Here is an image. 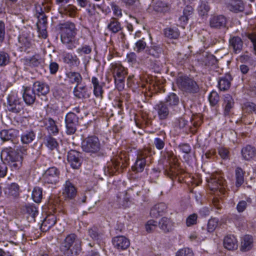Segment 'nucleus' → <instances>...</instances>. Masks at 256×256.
Returning <instances> with one entry per match:
<instances>
[{"instance_id":"0e129e2a","label":"nucleus","mask_w":256,"mask_h":256,"mask_svg":"<svg viewBox=\"0 0 256 256\" xmlns=\"http://www.w3.org/2000/svg\"><path fill=\"white\" fill-rule=\"evenodd\" d=\"M10 85L5 76L0 74V92H5L9 88Z\"/></svg>"},{"instance_id":"680f3d73","label":"nucleus","mask_w":256,"mask_h":256,"mask_svg":"<svg viewBox=\"0 0 256 256\" xmlns=\"http://www.w3.org/2000/svg\"><path fill=\"white\" fill-rule=\"evenodd\" d=\"M112 10L114 14L116 16L115 18H122V10L120 7L117 5L115 2H112L110 4Z\"/></svg>"},{"instance_id":"c9c22d12","label":"nucleus","mask_w":256,"mask_h":256,"mask_svg":"<svg viewBox=\"0 0 256 256\" xmlns=\"http://www.w3.org/2000/svg\"><path fill=\"white\" fill-rule=\"evenodd\" d=\"M242 158L246 160H250L256 156V149L250 145H246L241 150Z\"/></svg>"},{"instance_id":"4c0bfd02","label":"nucleus","mask_w":256,"mask_h":256,"mask_svg":"<svg viewBox=\"0 0 256 256\" xmlns=\"http://www.w3.org/2000/svg\"><path fill=\"white\" fill-rule=\"evenodd\" d=\"M24 64L32 67H38L42 64V59L38 54H36L32 56L26 58L24 59Z\"/></svg>"},{"instance_id":"6ab92c4d","label":"nucleus","mask_w":256,"mask_h":256,"mask_svg":"<svg viewBox=\"0 0 256 256\" xmlns=\"http://www.w3.org/2000/svg\"><path fill=\"white\" fill-rule=\"evenodd\" d=\"M91 82L93 86V93L94 96L96 98L102 100L104 93L103 87L104 85V83L100 82L96 76L92 78Z\"/></svg>"},{"instance_id":"f704fd0d","label":"nucleus","mask_w":256,"mask_h":256,"mask_svg":"<svg viewBox=\"0 0 256 256\" xmlns=\"http://www.w3.org/2000/svg\"><path fill=\"white\" fill-rule=\"evenodd\" d=\"M20 192V186L17 183L12 182L9 184L5 188V193L9 197L16 198L19 196Z\"/></svg>"},{"instance_id":"c756f323","label":"nucleus","mask_w":256,"mask_h":256,"mask_svg":"<svg viewBox=\"0 0 256 256\" xmlns=\"http://www.w3.org/2000/svg\"><path fill=\"white\" fill-rule=\"evenodd\" d=\"M63 60L70 66H78L80 62L76 54L70 52H66L64 54Z\"/></svg>"},{"instance_id":"aec40b11","label":"nucleus","mask_w":256,"mask_h":256,"mask_svg":"<svg viewBox=\"0 0 256 256\" xmlns=\"http://www.w3.org/2000/svg\"><path fill=\"white\" fill-rule=\"evenodd\" d=\"M226 6L229 10L235 13L243 12L244 9V4L241 0H227Z\"/></svg>"},{"instance_id":"4d7b16f0","label":"nucleus","mask_w":256,"mask_h":256,"mask_svg":"<svg viewBox=\"0 0 256 256\" xmlns=\"http://www.w3.org/2000/svg\"><path fill=\"white\" fill-rule=\"evenodd\" d=\"M10 62V56L8 54L4 51H0V66H4Z\"/></svg>"},{"instance_id":"603ef678","label":"nucleus","mask_w":256,"mask_h":256,"mask_svg":"<svg viewBox=\"0 0 256 256\" xmlns=\"http://www.w3.org/2000/svg\"><path fill=\"white\" fill-rule=\"evenodd\" d=\"M210 10V6L208 4V2L204 0H201L198 8V14L200 16L207 15Z\"/></svg>"},{"instance_id":"1a4fd4ad","label":"nucleus","mask_w":256,"mask_h":256,"mask_svg":"<svg viewBox=\"0 0 256 256\" xmlns=\"http://www.w3.org/2000/svg\"><path fill=\"white\" fill-rule=\"evenodd\" d=\"M36 10L37 14L38 21L36 22L38 36L42 38H46L48 36L46 31L47 28V17L44 14L43 10L40 5H36Z\"/></svg>"},{"instance_id":"4be33fe9","label":"nucleus","mask_w":256,"mask_h":256,"mask_svg":"<svg viewBox=\"0 0 256 256\" xmlns=\"http://www.w3.org/2000/svg\"><path fill=\"white\" fill-rule=\"evenodd\" d=\"M123 27L118 19L112 17L108 22L107 29L112 34H116L122 30Z\"/></svg>"},{"instance_id":"20e7f679","label":"nucleus","mask_w":256,"mask_h":256,"mask_svg":"<svg viewBox=\"0 0 256 256\" xmlns=\"http://www.w3.org/2000/svg\"><path fill=\"white\" fill-rule=\"evenodd\" d=\"M82 150L90 155L104 156L106 154L98 138L95 136H89L83 140L82 142Z\"/></svg>"},{"instance_id":"a211bd4d","label":"nucleus","mask_w":256,"mask_h":256,"mask_svg":"<svg viewBox=\"0 0 256 256\" xmlns=\"http://www.w3.org/2000/svg\"><path fill=\"white\" fill-rule=\"evenodd\" d=\"M23 100L27 106H32L36 100V94L30 86H23Z\"/></svg>"},{"instance_id":"ea45409f","label":"nucleus","mask_w":256,"mask_h":256,"mask_svg":"<svg viewBox=\"0 0 256 256\" xmlns=\"http://www.w3.org/2000/svg\"><path fill=\"white\" fill-rule=\"evenodd\" d=\"M232 78L230 74H226L221 77L218 80V87L221 90H226L230 86Z\"/></svg>"},{"instance_id":"bb28decb","label":"nucleus","mask_w":256,"mask_h":256,"mask_svg":"<svg viewBox=\"0 0 256 256\" xmlns=\"http://www.w3.org/2000/svg\"><path fill=\"white\" fill-rule=\"evenodd\" d=\"M32 88L36 92L38 96H46L50 92L49 86L46 83L36 81L33 84Z\"/></svg>"},{"instance_id":"cd10ccee","label":"nucleus","mask_w":256,"mask_h":256,"mask_svg":"<svg viewBox=\"0 0 256 256\" xmlns=\"http://www.w3.org/2000/svg\"><path fill=\"white\" fill-rule=\"evenodd\" d=\"M46 129L49 135L56 136L58 134L59 130L56 122L51 118H45L44 121Z\"/></svg>"},{"instance_id":"de8ad7c7","label":"nucleus","mask_w":256,"mask_h":256,"mask_svg":"<svg viewBox=\"0 0 256 256\" xmlns=\"http://www.w3.org/2000/svg\"><path fill=\"white\" fill-rule=\"evenodd\" d=\"M164 36L170 39H177L180 34L178 29L176 28H166L164 30Z\"/></svg>"},{"instance_id":"69168bd1","label":"nucleus","mask_w":256,"mask_h":256,"mask_svg":"<svg viewBox=\"0 0 256 256\" xmlns=\"http://www.w3.org/2000/svg\"><path fill=\"white\" fill-rule=\"evenodd\" d=\"M244 110L248 113L254 112L256 114V104L252 102H246L243 106Z\"/></svg>"},{"instance_id":"f8f14e48","label":"nucleus","mask_w":256,"mask_h":256,"mask_svg":"<svg viewBox=\"0 0 256 256\" xmlns=\"http://www.w3.org/2000/svg\"><path fill=\"white\" fill-rule=\"evenodd\" d=\"M66 133L67 134H74L79 124V118L74 112H68L65 117Z\"/></svg>"},{"instance_id":"864d4df0","label":"nucleus","mask_w":256,"mask_h":256,"mask_svg":"<svg viewBox=\"0 0 256 256\" xmlns=\"http://www.w3.org/2000/svg\"><path fill=\"white\" fill-rule=\"evenodd\" d=\"M121 166L120 162L116 160H112L110 162L108 163L107 168L109 172L112 174H114Z\"/></svg>"},{"instance_id":"49530a36","label":"nucleus","mask_w":256,"mask_h":256,"mask_svg":"<svg viewBox=\"0 0 256 256\" xmlns=\"http://www.w3.org/2000/svg\"><path fill=\"white\" fill-rule=\"evenodd\" d=\"M164 102L170 108H173L178 106L180 100L178 96L174 92L170 93L165 99Z\"/></svg>"},{"instance_id":"c85d7f7f","label":"nucleus","mask_w":256,"mask_h":256,"mask_svg":"<svg viewBox=\"0 0 256 256\" xmlns=\"http://www.w3.org/2000/svg\"><path fill=\"white\" fill-rule=\"evenodd\" d=\"M73 94L74 96L78 99L88 98L90 96L86 86H76L74 88Z\"/></svg>"},{"instance_id":"393cba45","label":"nucleus","mask_w":256,"mask_h":256,"mask_svg":"<svg viewBox=\"0 0 256 256\" xmlns=\"http://www.w3.org/2000/svg\"><path fill=\"white\" fill-rule=\"evenodd\" d=\"M112 244L114 246L120 250L126 249L130 244V242L124 236H118L112 239Z\"/></svg>"},{"instance_id":"423d86ee","label":"nucleus","mask_w":256,"mask_h":256,"mask_svg":"<svg viewBox=\"0 0 256 256\" xmlns=\"http://www.w3.org/2000/svg\"><path fill=\"white\" fill-rule=\"evenodd\" d=\"M82 243L81 240L75 234H70L61 243L60 249L64 252L74 251V252L77 254L82 250Z\"/></svg>"},{"instance_id":"09e8293b","label":"nucleus","mask_w":256,"mask_h":256,"mask_svg":"<svg viewBox=\"0 0 256 256\" xmlns=\"http://www.w3.org/2000/svg\"><path fill=\"white\" fill-rule=\"evenodd\" d=\"M23 211L28 214V218L31 217L32 218H34L38 213V209L34 204H28L25 206Z\"/></svg>"},{"instance_id":"4468645a","label":"nucleus","mask_w":256,"mask_h":256,"mask_svg":"<svg viewBox=\"0 0 256 256\" xmlns=\"http://www.w3.org/2000/svg\"><path fill=\"white\" fill-rule=\"evenodd\" d=\"M60 171L55 166L47 169L42 174V180L44 183L56 184L60 180Z\"/></svg>"},{"instance_id":"3c124183","label":"nucleus","mask_w":256,"mask_h":256,"mask_svg":"<svg viewBox=\"0 0 256 256\" xmlns=\"http://www.w3.org/2000/svg\"><path fill=\"white\" fill-rule=\"evenodd\" d=\"M56 223V220L54 216H49L43 221L41 228L44 230H47Z\"/></svg>"},{"instance_id":"473e14b6","label":"nucleus","mask_w":256,"mask_h":256,"mask_svg":"<svg viewBox=\"0 0 256 256\" xmlns=\"http://www.w3.org/2000/svg\"><path fill=\"white\" fill-rule=\"evenodd\" d=\"M224 246L228 250H236L238 246V240L234 236L228 235L224 238Z\"/></svg>"},{"instance_id":"412c9836","label":"nucleus","mask_w":256,"mask_h":256,"mask_svg":"<svg viewBox=\"0 0 256 256\" xmlns=\"http://www.w3.org/2000/svg\"><path fill=\"white\" fill-rule=\"evenodd\" d=\"M111 68L114 78H125L128 74L126 68L119 63L112 64Z\"/></svg>"},{"instance_id":"13d9d810","label":"nucleus","mask_w":256,"mask_h":256,"mask_svg":"<svg viewBox=\"0 0 256 256\" xmlns=\"http://www.w3.org/2000/svg\"><path fill=\"white\" fill-rule=\"evenodd\" d=\"M157 226V222L153 220H148L145 224L146 230L148 233L154 232L156 229Z\"/></svg>"},{"instance_id":"bf43d9fd","label":"nucleus","mask_w":256,"mask_h":256,"mask_svg":"<svg viewBox=\"0 0 256 256\" xmlns=\"http://www.w3.org/2000/svg\"><path fill=\"white\" fill-rule=\"evenodd\" d=\"M208 100L212 106H216L220 100V96L215 91H212L209 96Z\"/></svg>"},{"instance_id":"5701e85b","label":"nucleus","mask_w":256,"mask_h":256,"mask_svg":"<svg viewBox=\"0 0 256 256\" xmlns=\"http://www.w3.org/2000/svg\"><path fill=\"white\" fill-rule=\"evenodd\" d=\"M18 133L19 131L16 129L3 130L0 132V138L3 142L13 141L18 136Z\"/></svg>"},{"instance_id":"7c9ffc66","label":"nucleus","mask_w":256,"mask_h":256,"mask_svg":"<svg viewBox=\"0 0 256 256\" xmlns=\"http://www.w3.org/2000/svg\"><path fill=\"white\" fill-rule=\"evenodd\" d=\"M158 226L164 233H168L173 230L174 222L169 218L162 217L159 221Z\"/></svg>"},{"instance_id":"9d476101","label":"nucleus","mask_w":256,"mask_h":256,"mask_svg":"<svg viewBox=\"0 0 256 256\" xmlns=\"http://www.w3.org/2000/svg\"><path fill=\"white\" fill-rule=\"evenodd\" d=\"M70 0H56V3L58 6V12L62 15L66 16L70 18L76 16L78 8L72 4H67Z\"/></svg>"},{"instance_id":"f257e3e1","label":"nucleus","mask_w":256,"mask_h":256,"mask_svg":"<svg viewBox=\"0 0 256 256\" xmlns=\"http://www.w3.org/2000/svg\"><path fill=\"white\" fill-rule=\"evenodd\" d=\"M62 42L69 50H73L80 45V39L76 38L77 30L74 22H66L59 25Z\"/></svg>"},{"instance_id":"a878e982","label":"nucleus","mask_w":256,"mask_h":256,"mask_svg":"<svg viewBox=\"0 0 256 256\" xmlns=\"http://www.w3.org/2000/svg\"><path fill=\"white\" fill-rule=\"evenodd\" d=\"M230 47L233 50L235 54H238L242 50L243 41L242 39L238 36H234L229 40Z\"/></svg>"},{"instance_id":"338daca9","label":"nucleus","mask_w":256,"mask_h":256,"mask_svg":"<svg viewBox=\"0 0 256 256\" xmlns=\"http://www.w3.org/2000/svg\"><path fill=\"white\" fill-rule=\"evenodd\" d=\"M146 52L148 54L154 58H158L159 57L160 54L161 53L162 50L160 47L154 46L146 50Z\"/></svg>"},{"instance_id":"8fccbe9b","label":"nucleus","mask_w":256,"mask_h":256,"mask_svg":"<svg viewBox=\"0 0 256 256\" xmlns=\"http://www.w3.org/2000/svg\"><path fill=\"white\" fill-rule=\"evenodd\" d=\"M245 172L239 167L236 168L235 170L236 175V187L241 186L244 182V174Z\"/></svg>"},{"instance_id":"dca6fc26","label":"nucleus","mask_w":256,"mask_h":256,"mask_svg":"<svg viewBox=\"0 0 256 256\" xmlns=\"http://www.w3.org/2000/svg\"><path fill=\"white\" fill-rule=\"evenodd\" d=\"M67 160L74 169H78L82 162V154L76 150H70L68 152Z\"/></svg>"},{"instance_id":"c03bdc74","label":"nucleus","mask_w":256,"mask_h":256,"mask_svg":"<svg viewBox=\"0 0 256 256\" xmlns=\"http://www.w3.org/2000/svg\"><path fill=\"white\" fill-rule=\"evenodd\" d=\"M66 76L70 84H76V86H79L82 80L81 74L78 72H70L66 73Z\"/></svg>"},{"instance_id":"a18cd8bd","label":"nucleus","mask_w":256,"mask_h":256,"mask_svg":"<svg viewBox=\"0 0 256 256\" xmlns=\"http://www.w3.org/2000/svg\"><path fill=\"white\" fill-rule=\"evenodd\" d=\"M252 238L250 235L245 236L241 242L240 250L242 252H246L250 250L252 246Z\"/></svg>"},{"instance_id":"774afa93","label":"nucleus","mask_w":256,"mask_h":256,"mask_svg":"<svg viewBox=\"0 0 256 256\" xmlns=\"http://www.w3.org/2000/svg\"><path fill=\"white\" fill-rule=\"evenodd\" d=\"M176 256H194V253L190 248H185L178 251Z\"/></svg>"},{"instance_id":"e2e57ef3","label":"nucleus","mask_w":256,"mask_h":256,"mask_svg":"<svg viewBox=\"0 0 256 256\" xmlns=\"http://www.w3.org/2000/svg\"><path fill=\"white\" fill-rule=\"evenodd\" d=\"M92 52V48L89 45L84 44L78 48L76 50V52L80 54H89Z\"/></svg>"},{"instance_id":"79ce46f5","label":"nucleus","mask_w":256,"mask_h":256,"mask_svg":"<svg viewBox=\"0 0 256 256\" xmlns=\"http://www.w3.org/2000/svg\"><path fill=\"white\" fill-rule=\"evenodd\" d=\"M234 104V99L229 94H226L224 96L223 106H224V114L228 116L229 114L230 110L233 107Z\"/></svg>"},{"instance_id":"9b49d317","label":"nucleus","mask_w":256,"mask_h":256,"mask_svg":"<svg viewBox=\"0 0 256 256\" xmlns=\"http://www.w3.org/2000/svg\"><path fill=\"white\" fill-rule=\"evenodd\" d=\"M21 98L14 94H9L7 98L6 108L10 112L18 114L24 109Z\"/></svg>"},{"instance_id":"37998d69","label":"nucleus","mask_w":256,"mask_h":256,"mask_svg":"<svg viewBox=\"0 0 256 256\" xmlns=\"http://www.w3.org/2000/svg\"><path fill=\"white\" fill-rule=\"evenodd\" d=\"M36 138V134L32 130H28L24 132L20 136L21 142L23 144L31 143Z\"/></svg>"},{"instance_id":"72a5a7b5","label":"nucleus","mask_w":256,"mask_h":256,"mask_svg":"<svg viewBox=\"0 0 256 256\" xmlns=\"http://www.w3.org/2000/svg\"><path fill=\"white\" fill-rule=\"evenodd\" d=\"M167 206L164 202L155 204L150 210V215L152 218H158L166 212Z\"/></svg>"},{"instance_id":"f03ea898","label":"nucleus","mask_w":256,"mask_h":256,"mask_svg":"<svg viewBox=\"0 0 256 256\" xmlns=\"http://www.w3.org/2000/svg\"><path fill=\"white\" fill-rule=\"evenodd\" d=\"M0 158L2 162L4 164L8 163L13 171L18 170L22 166V156L11 147L3 149L1 152Z\"/></svg>"},{"instance_id":"58836bf2","label":"nucleus","mask_w":256,"mask_h":256,"mask_svg":"<svg viewBox=\"0 0 256 256\" xmlns=\"http://www.w3.org/2000/svg\"><path fill=\"white\" fill-rule=\"evenodd\" d=\"M44 142L49 150H58L59 144L56 139L52 137V135L46 136L44 138Z\"/></svg>"},{"instance_id":"2eb2a0df","label":"nucleus","mask_w":256,"mask_h":256,"mask_svg":"<svg viewBox=\"0 0 256 256\" xmlns=\"http://www.w3.org/2000/svg\"><path fill=\"white\" fill-rule=\"evenodd\" d=\"M154 108L160 120H166L170 116V108L164 101H160L155 104Z\"/></svg>"},{"instance_id":"e433bc0d","label":"nucleus","mask_w":256,"mask_h":256,"mask_svg":"<svg viewBox=\"0 0 256 256\" xmlns=\"http://www.w3.org/2000/svg\"><path fill=\"white\" fill-rule=\"evenodd\" d=\"M19 48L21 52H26L32 46L31 38L25 34H22L18 37Z\"/></svg>"},{"instance_id":"a19ab883","label":"nucleus","mask_w":256,"mask_h":256,"mask_svg":"<svg viewBox=\"0 0 256 256\" xmlns=\"http://www.w3.org/2000/svg\"><path fill=\"white\" fill-rule=\"evenodd\" d=\"M210 26L212 28H218L224 26L226 24V19L222 15L214 16L210 18Z\"/></svg>"},{"instance_id":"2f4dec72","label":"nucleus","mask_w":256,"mask_h":256,"mask_svg":"<svg viewBox=\"0 0 256 256\" xmlns=\"http://www.w3.org/2000/svg\"><path fill=\"white\" fill-rule=\"evenodd\" d=\"M158 137L154 138L153 140V145L158 150H162L165 146L166 135L164 132L161 131L158 134Z\"/></svg>"},{"instance_id":"ddd939ff","label":"nucleus","mask_w":256,"mask_h":256,"mask_svg":"<svg viewBox=\"0 0 256 256\" xmlns=\"http://www.w3.org/2000/svg\"><path fill=\"white\" fill-rule=\"evenodd\" d=\"M149 152L148 149H144L138 152L136 162L132 166V170L134 172L138 173L144 171L146 166V158Z\"/></svg>"},{"instance_id":"5fc2aeb1","label":"nucleus","mask_w":256,"mask_h":256,"mask_svg":"<svg viewBox=\"0 0 256 256\" xmlns=\"http://www.w3.org/2000/svg\"><path fill=\"white\" fill-rule=\"evenodd\" d=\"M42 196V189L40 187H35L32 192V198L37 203L40 202Z\"/></svg>"},{"instance_id":"39448f33","label":"nucleus","mask_w":256,"mask_h":256,"mask_svg":"<svg viewBox=\"0 0 256 256\" xmlns=\"http://www.w3.org/2000/svg\"><path fill=\"white\" fill-rule=\"evenodd\" d=\"M176 86L182 91L189 94H195L199 91L197 82L186 74H179L176 78Z\"/></svg>"},{"instance_id":"0eeeda50","label":"nucleus","mask_w":256,"mask_h":256,"mask_svg":"<svg viewBox=\"0 0 256 256\" xmlns=\"http://www.w3.org/2000/svg\"><path fill=\"white\" fill-rule=\"evenodd\" d=\"M165 156L168 161V164L164 166V174L172 180L180 174V169L178 164V158L172 151H167Z\"/></svg>"},{"instance_id":"052dcab7","label":"nucleus","mask_w":256,"mask_h":256,"mask_svg":"<svg viewBox=\"0 0 256 256\" xmlns=\"http://www.w3.org/2000/svg\"><path fill=\"white\" fill-rule=\"evenodd\" d=\"M88 235L94 240H98L102 235V234L98 232V228L94 226L88 230Z\"/></svg>"},{"instance_id":"6e6d98bb","label":"nucleus","mask_w":256,"mask_h":256,"mask_svg":"<svg viewBox=\"0 0 256 256\" xmlns=\"http://www.w3.org/2000/svg\"><path fill=\"white\" fill-rule=\"evenodd\" d=\"M146 46V43L144 38L139 40L135 43L134 50L139 53L143 52Z\"/></svg>"},{"instance_id":"b1692460","label":"nucleus","mask_w":256,"mask_h":256,"mask_svg":"<svg viewBox=\"0 0 256 256\" xmlns=\"http://www.w3.org/2000/svg\"><path fill=\"white\" fill-rule=\"evenodd\" d=\"M241 36L244 40H249L251 42L252 46L250 48L252 52L256 55V32L251 30L244 31L242 32Z\"/></svg>"},{"instance_id":"7ed1b4c3","label":"nucleus","mask_w":256,"mask_h":256,"mask_svg":"<svg viewBox=\"0 0 256 256\" xmlns=\"http://www.w3.org/2000/svg\"><path fill=\"white\" fill-rule=\"evenodd\" d=\"M0 158L2 162L4 164L8 163L13 171L18 170L22 166V156L11 147L3 149L1 152Z\"/></svg>"},{"instance_id":"6e6552de","label":"nucleus","mask_w":256,"mask_h":256,"mask_svg":"<svg viewBox=\"0 0 256 256\" xmlns=\"http://www.w3.org/2000/svg\"><path fill=\"white\" fill-rule=\"evenodd\" d=\"M208 186L210 190L217 195H224L226 192V182L224 178L218 174L212 176L208 181Z\"/></svg>"},{"instance_id":"f3484780","label":"nucleus","mask_w":256,"mask_h":256,"mask_svg":"<svg viewBox=\"0 0 256 256\" xmlns=\"http://www.w3.org/2000/svg\"><path fill=\"white\" fill-rule=\"evenodd\" d=\"M62 194L65 200H72L77 194V189L74 184L68 180L64 185Z\"/></svg>"}]
</instances>
